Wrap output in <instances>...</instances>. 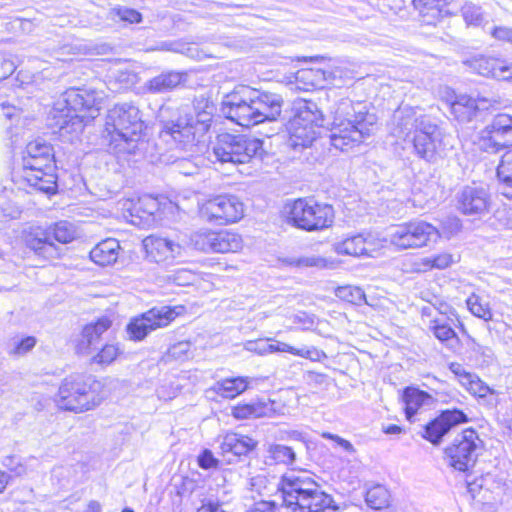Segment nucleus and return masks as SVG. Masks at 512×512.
<instances>
[{
    "instance_id": "nucleus-30",
    "label": "nucleus",
    "mask_w": 512,
    "mask_h": 512,
    "mask_svg": "<svg viewBox=\"0 0 512 512\" xmlns=\"http://www.w3.org/2000/svg\"><path fill=\"white\" fill-rule=\"evenodd\" d=\"M274 404V401L239 404L232 408V415L236 419L271 417L276 413Z\"/></svg>"
},
{
    "instance_id": "nucleus-14",
    "label": "nucleus",
    "mask_w": 512,
    "mask_h": 512,
    "mask_svg": "<svg viewBox=\"0 0 512 512\" xmlns=\"http://www.w3.org/2000/svg\"><path fill=\"white\" fill-rule=\"evenodd\" d=\"M144 128L140 110L131 103L116 104L107 114L106 129L125 141L138 139Z\"/></svg>"
},
{
    "instance_id": "nucleus-45",
    "label": "nucleus",
    "mask_w": 512,
    "mask_h": 512,
    "mask_svg": "<svg viewBox=\"0 0 512 512\" xmlns=\"http://www.w3.org/2000/svg\"><path fill=\"white\" fill-rule=\"evenodd\" d=\"M429 328L437 339L441 342H447L449 347L452 346L453 342L457 341L455 331L442 319L436 318L431 320Z\"/></svg>"
},
{
    "instance_id": "nucleus-33",
    "label": "nucleus",
    "mask_w": 512,
    "mask_h": 512,
    "mask_svg": "<svg viewBox=\"0 0 512 512\" xmlns=\"http://www.w3.org/2000/svg\"><path fill=\"white\" fill-rule=\"evenodd\" d=\"M431 396L417 388L407 387L403 391L402 401L405 405V414L411 420L418 409L431 401Z\"/></svg>"
},
{
    "instance_id": "nucleus-61",
    "label": "nucleus",
    "mask_w": 512,
    "mask_h": 512,
    "mask_svg": "<svg viewBox=\"0 0 512 512\" xmlns=\"http://www.w3.org/2000/svg\"><path fill=\"white\" fill-rule=\"evenodd\" d=\"M248 512H277V508L274 502L260 501L255 503Z\"/></svg>"
},
{
    "instance_id": "nucleus-58",
    "label": "nucleus",
    "mask_w": 512,
    "mask_h": 512,
    "mask_svg": "<svg viewBox=\"0 0 512 512\" xmlns=\"http://www.w3.org/2000/svg\"><path fill=\"white\" fill-rule=\"evenodd\" d=\"M496 79L512 82V62L502 59Z\"/></svg>"
},
{
    "instance_id": "nucleus-23",
    "label": "nucleus",
    "mask_w": 512,
    "mask_h": 512,
    "mask_svg": "<svg viewBox=\"0 0 512 512\" xmlns=\"http://www.w3.org/2000/svg\"><path fill=\"white\" fill-rule=\"evenodd\" d=\"M295 81L292 83L295 90L308 91L334 85L335 72L320 68H305L295 73Z\"/></svg>"
},
{
    "instance_id": "nucleus-38",
    "label": "nucleus",
    "mask_w": 512,
    "mask_h": 512,
    "mask_svg": "<svg viewBox=\"0 0 512 512\" xmlns=\"http://www.w3.org/2000/svg\"><path fill=\"white\" fill-rule=\"evenodd\" d=\"M290 264L300 268L335 269L339 262L331 257L307 255L291 259Z\"/></svg>"
},
{
    "instance_id": "nucleus-16",
    "label": "nucleus",
    "mask_w": 512,
    "mask_h": 512,
    "mask_svg": "<svg viewBox=\"0 0 512 512\" xmlns=\"http://www.w3.org/2000/svg\"><path fill=\"white\" fill-rule=\"evenodd\" d=\"M480 443L481 441L473 429L464 430L445 450L448 464L455 470L467 471L475 464L476 451Z\"/></svg>"
},
{
    "instance_id": "nucleus-54",
    "label": "nucleus",
    "mask_w": 512,
    "mask_h": 512,
    "mask_svg": "<svg viewBox=\"0 0 512 512\" xmlns=\"http://www.w3.org/2000/svg\"><path fill=\"white\" fill-rule=\"evenodd\" d=\"M489 33L496 41L512 45V27L505 25L494 26Z\"/></svg>"
},
{
    "instance_id": "nucleus-52",
    "label": "nucleus",
    "mask_w": 512,
    "mask_h": 512,
    "mask_svg": "<svg viewBox=\"0 0 512 512\" xmlns=\"http://www.w3.org/2000/svg\"><path fill=\"white\" fill-rule=\"evenodd\" d=\"M492 224L496 228L512 229V210L506 207L497 209Z\"/></svg>"
},
{
    "instance_id": "nucleus-5",
    "label": "nucleus",
    "mask_w": 512,
    "mask_h": 512,
    "mask_svg": "<svg viewBox=\"0 0 512 512\" xmlns=\"http://www.w3.org/2000/svg\"><path fill=\"white\" fill-rule=\"evenodd\" d=\"M109 394L106 381L91 375L72 374L61 381L54 401L61 410L84 413L99 407Z\"/></svg>"
},
{
    "instance_id": "nucleus-20",
    "label": "nucleus",
    "mask_w": 512,
    "mask_h": 512,
    "mask_svg": "<svg viewBox=\"0 0 512 512\" xmlns=\"http://www.w3.org/2000/svg\"><path fill=\"white\" fill-rule=\"evenodd\" d=\"M24 241L28 248L45 259H56L60 255L49 229L40 226L30 227L24 232Z\"/></svg>"
},
{
    "instance_id": "nucleus-24",
    "label": "nucleus",
    "mask_w": 512,
    "mask_h": 512,
    "mask_svg": "<svg viewBox=\"0 0 512 512\" xmlns=\"http://www.w3.org/2000/svg\"><path fill=\"white\" fill-rule=\"evenodd\" d=\"M449 369L457 377L459 383L470 394L479 398H484L490 395L495 403L497 402V393L486 385L476 374L467 372L465 368L459 363H450Z\"/></svg>"
},
{
    "instance_id": "nucleus-22",
    "label": "nucleus",
    "mask_w": 512,
    "mask_h": 512,
    "mask_svg": "<svg viewBox=\"0 0 512 512\" xmlns=\"http://www.w3.org/2000/svg\"><path fill=\"white\" fill-rule=\"evenodd\" d=\"M488 207L489 195L482 187L466 186L458 195V209L465 215H481Z\"/></svg>"
},
{
    "instance_id": "nucleus-19",
    "label": "nucleus",
    "mask_w": 512,
    "mask_h": 512,
    "mask_svg": "<svg viewBox=\"0 0 512 512\" xmlns=\"http://www.w3.org/2000/svg\"><path fill=\"white\" fill-rule=\"evenodd\" d=\"M465 422H467V416L462 411H444L425 426L423 437L433 444H438L451 428Z\"/></svg>"
},
{
    "instance_id": "nucleus-15",
    "label": "nucleus",
    "mask_w": 512,
    "mask_h": 512,
    "mask_svg": "<svg viewBox=\"0 0 512 512\" xmlns=\"http://www.w3.org/2000/svg\"><path fill=\"white\" fill-rule=\"evenodd\" d=\"M243 202L234 195H218L200 206V216L209 223L227 225L236 223L244 216Z\"/></svg>"
},
{
    "instance_id": "nucleus-36",
    "label": "nucleus",
    "mask_w": 512,
    "mask_h": 512,
    "mask_svg": "<svg viewBox=\"0 0 512 512\" xmlns=\"http://www.w3.org/2000/svg\"><path fill=\"white\" fill-rule=\"evenodd\" d=\"M216 236V230L200 229L191 234L190 243L198 251L215 253Z\"/></svg>"
},
{
    "instance_id": "nucleus-48",
    "label": "nucleus",
    "mask_w": 512,
    "mask_h": 512,
    "mask_svg": "<svg viewBox=\"0 0 512 512\" xmlns=\"http://www.w3.org/2000/svg\"><path fill=\"white\" fill-rule=\"evenodd\" d=\"M182 211L179 206L167 198L162 199L161 210L158 222L167 220L169 222H177L182 218Z\"/></svg>"
},
{
    "instance_id": "nucleus-51",
    "label": "nucleus",
    "mask_w": 512,
    "mask_h": 512,
    "mask_svg": "<svg viewBox=\"0 0 512 512\" xmlns=\"http://www.w3.org/2000/svg\"><path fill=\"white\" fill-rule=\"evenodd\" d=\"M271 456L277 462L292 464L295 460V452L292 448L284 445H273L269 450Z\"/></svg>"
},
{
    "instance_id": "nucleus-2",
    "label": "nucleus",
    "mask_w": 512,
    "mask_h": 512,
    "mask_svg": "<svg viewBox=\"0 0 512 512\" xmlns=\"http://www.w3.org/2000/svg\"><path fill=\"white\" fill-rule=\"evenodd\" d=\"M399 136L409 137L414 154L420 159L436 163L453 148L452 137L432 119L412 107H402L395 113Z\"/></svg>"
},
{
    "instance_id": "nucleus-60",
    "label": "nucleus",
    "mask_w": 512,
    "mask_h": 512,
    "mask_svg": "<svg viewBox=\"0 0 512 512\" xmlns=\"http://www.w3.org/2000/svg\"><path fill=\"white\" fill-rule=\"evenodd\" d=\"M15 70V64L13 61L0 55V80L9 77Z\"/></svg>"
},
{
    "instance_id": "nucleus-21",
    "label": "nucleus",
    "mask_w": 512,
    "mask_h": 512,
    "mask_svg": "<svg viewBox=\"0 0 512 512\" xmlns=\"http://www.w3.org/2000/svg\"><path fill=\"white\" fill-rule=\"evenodd\" d=\"M147 256L156 263L174 259L182 254L183 247L171 239L151 235L143 240Z\"/></svg>"
},
{
    "instance_id": "nucleus-62",
    "label": "nucleus",
    "mask_w": 512,
    "mask_h": 512,
    "mask_svg": "<svg viewBox=\"0 0 512 512\" xmlns=\"http://www.w3.org/2000/svg\"><path fill=\"white\" fill-rule=\"evenodd\" d=\"M115 358V354H95L91 359V363L105 366L113 363Z\"/></svg>"
},
{
    "instance_id": "nucleus-49",
    "label": "nucleus",
    "mask_w": 512,
    "mask_h": 512,
    "mask_svg": "<svg viewBox=\"0 0 512 512\" xmlns=\"http://www.w3.org/2000/svg\"><path fill=\"white\" fill-rule=\"evenodd\" d=\"M497 175L502 182L512 186V149L502 155L497 167Z\"/></svg>"
},
{
    "instance_id": "nucleus-56",
    "label": "nucleus",
    "mask_w": 512,
    "mask_h": 512,
    "mask_svg": "<svg viewBox=\"0 0 512 512\" xmlns=\"http://www.w3.org/2000/svg\"><path fill=\"white\" fill-rule=\"evenodd\" d=\"M174 170L185 176L196 174L198 166L188 158H181L173 163Z\"/></svg>"
},
{
    "instance_id": "nucleus-42",
    "label": "nucleus",
    "mask_w": 512,
    "mask_h": 512,
    "mask_svg": "<svg viewBox=\"0 0 512 512\" xmlns=\"http://www.w3.org/2000/svg\"><path fill=\"white\" fill-rule=\"evenodd\" d=\"M453 262L452 255L449 253H441L435 256L431 257H424L420 260L418 265L417 271L419 272H425L428 270H431L433 268L435 269H445L449 267Z\"/></svg>"
},
{
    "instance_id": "nucleus-59",
    "label": "nucleus",
    "mask_w": 512,
    "mask_h": 512,
    "mask_svg": "<svg viewBox=\"0 0 512 512\" xmlns=\"http://www.w3.org/2000/svg\"><path fill=\"white\" fill-rule=\"evenodd\" d=\"M13 344L16 347V352H27L35 347L36 339L32 336H28L21 340L14 339Z\"/></svg>"
},
{
    "instance_id": "nucleus-57",
    "label": "nucleus",
    "mask_w": 512,
    "mask_h": 512,
    "mask_svg": "<svg viewBox=\"0 0 512 512\" xmlns=\"http://www.w3.org/2000/svg\"><path fill=\"white\" fill-rule=\"evenodd\" d=\"M198 463L201 468L209 469L216 467L218 460L213 456L210 450H204L198 457Z\"/></svg>"
},
{
    "instance_id": "nucleus-17",
    "label": "nucleus",
    "mask_w": 512,
    "mask_h": 512,
    "mask_svg": "<svg viewBox=\"0 0 512 512\" xmlns=\"http://www.w3.org/2000/svg\"><path fill=\"white\" fill-rule=\"evenodd\" d=\"M333 250L338 255L376 257L379 254L380 244L372 235L361 233L334 243Z\"/></svg>"
},
{
    "instance_id": "nucleus-12",
    "label": "nucleus",
    "mask_w": 512,
    "mask_h": 512,
    "mask_svg": "<svg viewBox=\"0 0 512 512\" xmlns=\"http://www.w3.org/2000/svg\"><path fill=\"white\" fill-rule=\"evenodd\" d=\"M184 312L182 305L153 307L130 319L126 326L127 336L130 340L141 341L152 331L167 327Z\"/></svg>"
},
{
    "instance_id": "nucleus-31",
    "label": "nucleus",
    "mask_w": 512,
    "mask_h": 512,
    "mask_svg": "<svg viewBox=\"0 0 512 512\" xmlns=\"http://www.w3.org/2000/svg\"><path fill=\"white\" fill-rule=\"evenodd\" d=\"M256 446V442L245 435L227 433L222 440L221 450L223 453H232L241 456L249 453Z\"/></svg>"
},
{
    "instance_id": "nucleus-64",
    "label": "nucleus",
    "mask_w": 512,
    "mask_h": 512,
    "mask_svg": "<svg viewBox=\"0 0 512 512\" xmlns=\"http://www.w3.org/2000/svg\"><path fill=\"white\" fill-rule=\"evenodd\" d=\"M197 512H225L218 503L209 502L203 504Z\"/></svg>"
},
{
    "instance_id": "nucleus-4",
    "label": "nucleus",
    "mask_w": 512,
    "mask_h": 512,
    "mask_svg": "<svg viewBox=\"0 0 512 512\" xmlns=\"http://www.w3.org/2000/svg\"><path fill=\"white\" fill-rule=\"evenodd\" d=\"M331 145L341 151L358 147L373 133L376 117L366 111L363 103L348 98L339 100L332 108Z\"/></svg>"
},
{
    "instance_id": "nucleus-46",
    "label": "nucleus",
    "mask_w": 512,
    "mask_h": 512,
    "mask_svg": "<svg viewBox=\"0 0 512 512\" xmlns=\"http://www.w3.org/2000/svg\"><path fill=\"white\" fill-rule=\"evenodd\" d=\"M461 14L468 26H481L486 22L482 8L472 2H466L461 8Z\"/></svg>"
},
{
    "instance_id": "nucleus-32",
    "label": "nucleus",
    "mask_w": 512,
    "mask_h": 512,
    "mask_svg": "<svg viewBox=\"0 0 512 512\" xmlns=\"http://www.w3.org/2000/svg\"><path fill=\"white\" fill-rule=\"evenodd\" d=\"M161 205L162 199L145 195L133 204L131 214H135L146 221L158 222Z\"/></svg>"
},
{
    "instance_id": "nucleus-10",
    "label": "nucleus",
    "mask_w": 512,
    "mask_h": 512,
    "mask_svg": "<svg viewBox=\"0 0 512 512\" xmlns=\"http://www.w3.org/2000/svg\"><path fill=\"white\" fill-rule=\"evenodd\" d=\"M288 219L295 227L305 231H320L332 226L335 218L331 205L312 198H299L287 205Z\"/></svg>"
},
{
    "instance_id": "nucleus-25",
    "label": "nucleus",
    "mask_w": 512,
    "mask_h": 512,
    "mask_svg": "<svg viewBox=\"0 0 512 512\" xmlns=\"http://www.w3.org/2000/svg\"><path fill=\"white\" fill-rule=\"evenodd\" d=\"M492 102L485 97L473 98L468 95H458L451 102V110L460 121H470L478 110L487 109Z\"/></svg>"
},
{
    "instance_id": "nucleus-8",
    "label": "nucleus",
    "mask_w": 512,
    "mask_h": 512,
    "mask_svg": "<svg viewBox=\"0 0 512 512\" xmlns=\"http://www.w3.org/2000/svg\"><path fill=\"white\" fill-rule=\"evenodd\" d=\"M23 179L29 186L45 194L57 191L54 151L42 139L29 142L23 152Z\"/></svg>"
},
{
    "instance_id": "nucleus-18",
    "label": "nucleus",
    "mask_w": 512,
    "mask_h": 512,
    "mask_svg": "<svg viewBox=\"0 0 512 512\" xmlns=\"http://www.w3.org/2000/svg\"><path fill=\"white\" fill-rule=\"evenodd\" d=\"M505 125L502 124L499 115L495 116L493 120L479 131L475 144L482 151L488 153H497L507 145H511Z\"/></svg>"
},
{
    "instance_id": "nucleus-47",
    "label": "nucleus",
    "mask_w": 512,
    "mask_h": 512,
    "mask_svg": "<svg viewBox=\"0 0 512 512\" xmlns=\"http://www.w3.org/2000/svg\"><path fill=\"white\" fill-rule=\"evenodd\" d=\"M336 295L349 303L360 305L366 302L364 291L360 287L356 286H343L337 289Z\"/></svg>"
},
{
    "instance_id": "nucleus-11",
    "label": "nucleus",
    "mask_w": 512,
    "mask_h": 512,
    "mask_svg": "<svg viewBox=\"0 0 512 512\" xmlns=\"http://www.w3.org/2000/svg\"><path fill=\"white\" fill-rule=\"evenodd\" d=\"M263 142L245 135L221 134L213 147V156L221 163L244 164L252 158L261 157Z\"/></svg>"
},
{
    "instance_id": "nucleus-7",
    "label": "nucleus",
    "mask_w": 512,
    "mask_h": 512,
    "mask_svg": "<svg viewBox=\"0 0 512 512\" xmlns=\"http://www.w3.org/2000/svg\"><path fill=\"white\" fill-rule=\"evenodd\" d=\"M101 102L93 93L69 89L55 102L52 116L60 130L79 133L97 117Z\"/></svg>"
},
{
    "instance_id": "nucleus-53",
    "label": "nucleus",
    "mask_w": 512,
    "mask_h": 512,
    "mask_svg": "<svg viewBox=\"0 0 512 512\" xmlns=\"http://www.w3.org/2000/svg\"><path fill=\"white\" fill-rule=\"evenodd\" d=\"M112 14L118 17L120 21L130 24L140 23L142 21V16L137 10L127 7L114 8Z\"/></svg>"
},
{
    "instance_id": "nucleus-9",
    "label": "nucleus",
    "mask_w": 512,
    "mask_h": 512,
    "mask_svg": "<svg viewBox=\"0 0 512 512\" xmlns=\"http://www.w3.org/2000/svg\"><path fill=\"white\" fill-rule=\"evenodd\" d=\"M295 110L287 125L288 143L294 149L309 147L320 134L324 123L323 113L315 102L309 100H299Z\"/></svg>"
},
{
    "instance_id": "nucleus-55",
    "label": "nucleus",
    "mask_w": 512,
    "mask_h": 512,
    "mask_svg": "<svg viewBox=\"0 0 512 512\" xmlns=\"http://www.w3.org/2000/svg\"><path fill=\"white\" fill-rule=\"evenodd\" d=\"M194 274L190 270L181 269L169 274L167 280L178 286H186L192 283Z\"/></svg>"
},
{
    "instance_id": "nucleus-39",
    "label": "nucleus",
    "mask_w": 512,
    "mask_h": 512,
    "mask_svg": "<svg viewBox=\"0 0 512 512\" xmlns=\"http://www.w3.org/2000/svg\"><path fill=\"white\" fill-rule=\"evenodd\" d=\"M161 49L181 53L195 60H203L212 56L211 52L200 48L197 43H163Z\"/></svg>"
},
{
    "instance_id": "nucleus-37",
    "label": "nucleus",
    "mask_w": 512,
    "mask_h": 512,
    "mask_svg": "<svg viewBox=\"0 0 512 512\" xmlns=\"http://www.w3.org/2000/svg\"><path fill=\"white\" fill-rule=\"evenodd\" d=\"M501 62V58L493 56H479L470 61V66L478 74L496 79Z\"/></svg>"
},
{
    "instance_id": "nucleus-1",
    "label": "nucleus",
    "mask_w": 512,
    "mask_h": 512,
    "mask_svg": "<svg viewBox=\"0 0 512 512\" xmlns=\"http://www.w3.org/2000/svg\"><path fill=\"white\" fill-rule=\"evenodd\" d=\"M213 106L204 97L196 98L192 105H163L159 109L161 132L170 136L183 150L193 152L198 138L210 128Z\"/></svg>"
},
{
    "instance_id": "nucleus-27",
    "label": "nucleus",
    "mask_w": 512,
    "mask_h": 512,
    "mask_svg": "<svg viewBox=\"0 0 512 512\" xmlns=\"http://www.w3.org/2000/svg\"><path fill=\"white\" fill-rule=\"evenodd\" d=\"M186 79L185 72L167 71L148 80L144 89L152 94L166 93L180 86Z\"/></svg>"
},
{
    "instance_id": "nucleus-34",
    "label": "nucleus",
    "mask_w": 512,
    "mask_h": 512,
    "mask_svg": "<svg viewBox=\"0 0 512 512\" xmlns=\"http://www.w3.org/2000/svg\"><path fill=\"white\" fill-rule=\"evenodd\" d=\"M243 248L241 235L231 230H218L215 253H236Z\"/></svg>"
},
{
    "instance_id": "nucleus-44",
    "label": "nucleus",
    "mask_w": 512,
    "mask_h": 512,
    "mask_svg": "<svg viewBox=\"0 0 512 512\" xmlns=\"http://www.w3.org/2000/svg\"><path fill=\"white\" fill-rule=\"evenodd\" d=\"M466 305L474 316L483 319L484 321L492 320L493 313L489 304L483 301L480 296L476 294L470 295L466 300Z\"/></svg>"
},
{
    "instance_id": "nucleus-43",
    "label": "nucleus",
    "mask_w": 512,
    "mask_h": 512,
    "mask_svg": "<svg viewBox=\"0 0 512 512\" xmlns=\"http://www.w3.org/2000/svg\"><path fill=\"white\" fill-rule=\"evenodd\" d=\"M49 230L51 231L52 241L56 240L62 244L72 242L77 236L74 225L67 221H60Z\"/></svg>"
},
{
    "instance_id": "nucleus-35",
    "label": "nucleus",
    "mask_w": 512,
    "mask_h": 512,
    "mask_svg": "<svg viewBox=\"0 0 512 512\" xmlns=\"http://www.w3.org/2000/svg\"><path fill=\"white\" fill-rule=\"evenodd\" d=\"M248 385V378L245 377L226 378L217 382L214 390L225 398H234L243 393L248 388Z\"/></svg>"
},
{
    "instance_id": "nucleus-6",
    "label": "nucleus",
    "mask_w": 512,
    "mask_h": 512,
    "mask_svg": "<svg viewBox=\"0 0 512 512\" xmlns=\"http://www.w3.org/2000/svg\"><path fill=\"white\" fill-rule=\"evenodd\" d=\"M283 503L292 512H326L333 499L306 471L291 470L281 478Z\"/></svg>"
},
{
    "instance_id": "nucleus-50",
    "label": "nucleus",
    "mask_w": 512,
    "mask_h": 512,
    "mask_svg": "<svg viewBox=\"0 0 512 512\" xmlns=\"http://www.w3.org/2000/svg\"><path fill=\"white\" fill-rule=\"evenodd\" d=\"M111 78L115 81L113 90L120 91L132 87L136 83L137 76L127 70H117Z\"/></svg>"
},
{
    "instance_id": "nucleus-28",
    "label": "nucleus",
    "mask_w": 512,
    "mask_h": 512,
    "mask_svg": "<svg viewBox=\"0 0 512 512\" xmlns=\"http://www.w3.org/2000/svg\"><path fill=\"white\" fill-rule=\"evenodd\" d=\"M414 7L419 11L422 22L436 25L441 18L448 14L445 0H413Z\"/></svg>"
},
{
    "instance_id": "nucleus-63",
    "label": "nucleus",
    "mask_w": 512,
    "mask_h": 512,
    "mask_svg": "<svg viewBox=\"0 0 512 512\" xmlns=\"http://www.w3.org/2000/svg\"><path fill=\"white\" fill-rule=\"evenodd\" d=\"M499 117L501 119L502 124L505 125L504 129L512 145V116L508 114H499Z\"/></svg>"
},
{
    "instance_id": "nucleus-26",
    "label": "nucleus",
    "mask_w": 512,
    "mask_h": 512,
    "mask_svg": "<svg viewBox=\"0 0 512 512\" xmlns=\"http://www.w3.org/2000/svg\"><path fill=\"white\" fill-rule=\"evenodd\" d=\"M112 325V321L104 316L99 318L96 322L87 324L82 331V340L80 350H100L99 352H110L111 346L105 345L101 349L97 346L101 335L106 332Z\"/></svg>"
},
{
    "instance_id": "nucleus-40",
    "label": "nucleus",
    "mask_w": 512,
    "mask_h": 512,
    "mask_svg": "<svg viewBox=\"0 0 512 512\" xmlns=\"http://www.w3.org/2000/svg\"><path fill=\"white\" fill-rule=\"evenodd\" d=\"M246 350L248 352H301L300 350L293 349L285 343L271 339L249 341L246 345Z\"/></svg>"
},
{
    "instance_id": "nucleus-13",
    "label": "nucleus",
    "mask_w": 512,
    "mask_h": 512,
    "mask_svg": "<svg viewBox=\"0 0 512 512\" xmlns=\"http://www.w3.org/2000/svg\"><path fill=\"white\" fill-rule=\"evenodd\" d=\"M390 242L398 249H417L429 246L441 237L432 224L416 220L397 225L390 233Z\"/></svg>"
},
{
    "instance_id": "nucleus-3",
    "label": "nucleus",
    "mask_w": 512,
    "mask_h": 512,
    "mask_svg": "<svg viewBox=\"0 0 512 512\" xmlns=\"http://www.w3.org/2000/svg\"><path fill=\"white\" fill-rule=\"evenodd\" d=\"M281 95L259 91L248 86H238L224 96L222 112L228 119L245 127L264 121H275L283 106Z\"/></svg>"
},
{
    "instance_id": "nucleus-29",
    "label": "nucleus",
    "mask_w": 512,
    "mask_h": 512,
    "mask_svg": "<svg viewBox=\"0 0 512 512\" xmlns=\"http://www.w3.org/2000/svg\"><path fill=\"white\" fill-rule=\"evenodd\" d=\"M120 244L114 238H107L99 242L91 251V260L99 266L114 264L119 256Z\"/></svg>"
},
{
    "instance_id": "nucleus-41",
    "label": "nucleus",
    "mask_w": 512,
    "mask_h": 512,
    "mask_svg": "<svg viewBox=\"0 0 512 512\" xmlns=\"http://www.w3.org/2000/svg\"><path fill=\"white\" fill-rule=\"evenodd\" d=\"M365 500L372 509H383L389 505L390 493L384 486L376 485L367 491Z\"/></svg>"
}]
</instances>
